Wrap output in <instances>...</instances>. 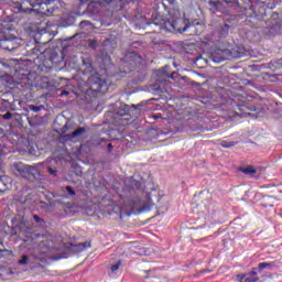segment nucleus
Segmentation results:
<instances>
[{
	"label": "nucleus",
	"instance_id": "1",
	"mask_svg": "<svg viewBox=\"0 0 282 282\" xmlns=\"http://www.w3.org/2000/svg\"><path fill=\"white\" fill-rule=\"evenodd\" d=\"M98 67L94 68V64L91 63V58H83L82 59V68H83V84H79V87H87L85 91H95V96L97 94H104L109 89V84L107 83V68L111 63V56L101 55L97 57Z\"/></svg>",
	"mask_w": 282,
	"mask_h": 282
},
{
	"label": "nucleus",
	"instance_id": "2",
	"mask_svg": "<svg viewBox=\"0 0 282 282\" xmlns=\"http://www.w3.org/2000/svg\"><path fill=\"white\" fill-rule=\"evenodd\" d=\"M166 10L167 22H162L165 25L166 32H180V34H184V32H188L192 36L197 34H202L199 28H204L202 23L197 22L189 23L188 20L182 18V12L180 9H166V4H163Z\"/></svg>",
	"mask_w": 282,
	"mask_h": 282
},
{
	"label": "nucleus",
	"instance_id": "3",
	"mask_svg": "<svg viewBox=\"0 0 282 282\" xmlns=\"http://www.w3.org/2000/svg\"><path fill=\"white\" fill-rule=\"evenodd\" d=\"M39 166H43V163H37L34 165H28L25 163H14L13 171L15 175L19 177H23L24 180H39L41 177V171Z\"/></svg>",
	"mask_w": 282,
	"mask_h": 282
},
{
	"label": "nucleus",
	"instance_id": "4",
	"mask_svg": "<svg viewBox=\"0 0 282 282\" xmlns=\"http://www.w3.org/2000/svg\"><path fill=\"white\" fill-rule=\"evenodd\" d=\"M12 29H4L0 32V47L7 52H14L21 47V39L14 35Z\"/></svg>",
	"mask_w": 282,
	"mask_h": 282
},
{
	"label": "nucleus",
	"instance_id": "5",
	"mask_svg": "<svg viewBox=\"0 0 282 282\" xmlns=\"http://www.w3.org/2000/svg\"><path fill=\"white\" fill-rule=\"evenodd\" d=\"M209 6L210 12H221V14H226L225 9L234 14L239 8V0H209Z\"/></svg>",
	"mask_w": 282,
	"mask_h": 282
},
{
	"label": "nucleus",
	"instance_id": "6",
	"mask_svg": "<svg viewBox=\"0 0 282 282\" xmlns=\"http://www.w3.org/2000/svg\"><path fill=\"white\" fill-rule=\"evenodd\" d=\"M169 23V20L166 18V14L160 13V12H154L152 14V21L148 23L149 28L152 30L150 31L151 34H160L161 32L166 31V24Z\"/></svg>",
	"mask_w": 282,
	"mask_h": 282
},
{
	"label": "nucleus",
	"instance_id": "7",
	"mask_svg": "<svg viewBox=\"0 0 282 282\" xmlns=\"http://www.w3.org/2000/svg\"><path fill=\"white\" fill-rule=\"evenodd\" d=\"M43 57H44V55H43V53H41L40 56H37V58L34 59L35 67L40 74H51V72L53 69L54 62L52 61V58L43 59ZM41 61H42V63H41Z\"/></svg>",
	"mask_w": 282,
	"mask_h": 282
},
{
	"label": "nucleus",
	"instance_id": "8",
	"mask_svg": "<svg viewBox=\"0 0 282 282\" xmlns=\"http://www.w3.org/2000/svg\"><path fill=\"white\" fill-rule=\"evenodd\" d=\"M131 107L129 105H121L116 112V116L120 118L121 122H129L131 120Z\"/></svg>",
	"mask_w": 282,
	"mask_h": 282
},
{
	"label": "nucleus",
	"instance_id": "9",
	"mask_svg": "<svg viewBox=\"0 0 282 282\" xmlns=\"http://www.w3.org/2000/svg\"><path fill=\"white\" fill-rule=\"evenodd\" d=\"M25 2L23 0H10L9 6L15 14H21V12H32V9H24Z\"/></svg>",
	"mask_w": 282,
	"mask_h": 282
},
{
	"label": "nucleus",
	"instance_id": "10",
	"mask_svg": "<svg viewBox=\"0 0 282 282\" xmlns=\"http://www.w3.org/2000/svg\"><path fill=\"white\" fill-rule=\"evenodd\" d=\"M67 129H69V124L66 123L63 128H62V133L65 138H69V140H74V138H80V135H83V133H85V128L79 127L77 128L75 131L67 133Z\"/></svg>",
	"mask_w": 282,
	"mask_h": 282
},
{
	"label": "nucleus",
	"instance_id": "11",
	"mask_svg": "<svg viewBox=\"0 0 282 282\" xmlns=\"http://www.w3.org/2000/svg\"><path fill=\"white\" fill-rule=\"evenodd\" d=\"M226 54H228V50H216L212 53V58L214 63H224Z\"/></svg>",
	"mask_w": 282,
	"mask_h": 282
},
{
	"label": "nucleus",
	"instance_id": "12",
	"mask_svg": "<svg viewBox=\"0 0 282 282\" xmlns=\"http://www.w3.org/2000/svg\"><path fill=\"white\" fill-rule=\"evenodd\" d=\"M130 65H133V63L130 62L129 64H123V70H119L115 76H117V78H124L127 74L133 72Z\"/></svg>",
	"mask_w": 282,
	"mask_h": 282
},
{
	"label": "nucleus",
	"instance_id": "13",
	"mask_svg": "<svg viewBox=\"0 0 282 282\" xmlns=\"http://www.w3.org/2000/svg\"><path fill=\"white\" fill-rule=\"evenodd\" d=\"M23 3H29L31 8H36V6H45L52 3V0H23Z\"/></svg>",
	"mask_w": 282,
	"mask_h": 282
},
{
	"label": "nucleus",
	"instance_id": "14",
	"mask_svg": "<svg viewBox=\"0 0 282 282\" xmlns=\"http://www.w3.org/2000/svg\"><path fill=\"white\" fill-rule=\"evenodd\" d=\"M10 188V180L8 176H0V193H6Z\"/></svg>",
	"mask_w": 282,
	"mask_h": 282
},
{
	"label": "nucleus",
	"instance_id": "15",
	"mask_svg": "<svg viewBox=\"0 0 282 282\" xmlns=\"http://www.w3.org/2000/svg\"><path fill=\"white\" fill-rule=\"evenodd\" d=\"M87 248H91V242L86 241L73 245V250H75V252H83L84 250H87Z\"/></svg>",
	"mask_w": 282,
	"mask_h": 282
},
{
	"label": "nucleus",
	"instance_id": "16",
	"mask_svg": "<svg viewBox=\"0 0 282 282\" xmlns=\"http://www.w3.org/2000/svg\"><path fill=\"white\" fill-rule=\"evenodd\" d=\"M258 281H259V276L257 275V271H251L247 273V279L245 280V282H258Z\"/></svg>",
	"mask_w": 282,
	"mask_h": 282
},
{
	"label": "nucleus",
	"instance_id": "17",
	"mask_svg": "<svg viewBox=\"0 0 282 282\" xmlns=\"http://www.w3.org/2000/svg\"><path fill=\"white\" fill-rule=\"evenodd\" d=\"M79 1H80V3H88V2L91 3L95 0H79ZM113 1H116V0H97V2L100 3V6H109V3H113Z\"/></svg>",
	"mask_w": 282,
	"mask_h": 282
},
{
	"label": "nucleus",
	"instance_id": "18",
	"mask_svg": "<svg viewBox=\"0 0 282 282\" xmlns=\"http://www.w3.org/2000/svg\"><path fill=\"white\" fill-rule=\"evenodd\" d=\"M230 28H232V26L225 22V24L223 26H220V29H219L220 35L226 36V34H228V32H230Z\"/></svg>",
	"mask_w": 282,
	"mask_h": 282
},
{
	"label": "nucleus",
	"instance_id": "19",
	"mask_svg": "<svg viewBox=\"0 0 282 282\" xmlns=\"http://www.w3.org/2000/svg\"><path fill=\"white\" fill-rule=\"evenodd\" d=\"M237 142L235 141H221L220 142V147H223V149H232V147H236Z\"/></svg>",
	"mask_w": 282,
	"mask_h": 282
},
{
	"label": "nucleus",
	"instance_id": "20",
	"mask_svg": "<svg viewBox=\"0 0 282 282\" xmlns=\"http://www.w3.org/2000/svg\"><path fill=\"white\" fill-rule=\"evenodd\" d=\"M242 173H245V175H256L257 170L252 166H247V167L242 169Z\"/></svg>",
	"mask_w": 282,
	"mask_h": 282
},
{
	"label": "nucleus",
	"instance_id": "21",
	"mask_svg": "<svg viewBox=\"0 0 282 282\" xmlns=\"http://www.w3.org/2000/svg\"><path fill=\"white\" fill-rule=\"evenodd\" d=\"M153 206H155V204L153 203L151 196L148 195V204L142 207V210H151Z\"/></svg>",
	"mask_w": 282,
	"mask_h": 282
},
{
	"label": "nucleus",
	"instance_id": "22",
	"mask_svg": "<svg viewBox=\"0 0 282 282\" xmlns=\"http://www.w3.org/2000/svg\"><path fill=\"white\" fill-rule=\"evenodd\" d=\"M120 265H122V260H118L116 264L111 265L110 268L111 272H118V270H120Z\"/></svg>",
	"mask_w": 282,
	"mask_h": 282
},
{
	"label": "nucleus",
	"instance_id": "23",
	"mask_svg": "<svg viewBox=\"0 0 282 282\" xmlns=\"http://www.w3.org/2000/svg\"><path fill=\"white\" fill-rule=\"evenodd\" d=\"M272 263H268V262H260L258 264V270H265V268H271Z\"/></svg>",
	"mask_w": 282,
	"mask_h": 282
},
{
	"label": "nucleus",
	"instance_id": "24",
	"mask_svg": "<svg viewBox=\"0 0 282 282\" xmlns=\"http://www.w3.org/2000/svg\"><path fill=\"white\" fill-rule=\"evenodd\" d=\"M65 191L68 193V195L70 197H74V195H76V191H74V188H72V186H66Z\"/></svg>",
	"mask_w": 282,
	"mask_h": 282
},
{
	"label": "nucleus",
	"instance_id": "25",
	"mask_svg": "<svg viewBox=\"0 0 282 282\" xmlns=\"http://www.w3.org/2000/svg\"><path fill=\"white\" fill-rule=\"evenodd\" d=\"M19 265H28V256H22V259L18 261Z\"/></svg>",
	"mask_w": 282,
	"mask_h": 282
},
{
	"label": "nucleus",
	"instance_id": "26",
	"mask_svg": "<svg viewBox=\"0 0 282 282\" xmlns=\"http://www.w3.org/2000/svg\"><path fill=\"white\" fill-rule=\"evenodd\" d=\"M33 219L36 224H45V219L41 218L39 215H33Z\"/></svg>",
	"mask_w": 282,
	"mask_h": 282
},
{
	"label": "nucleus",
	"instance_id": "27",
	"mask_svg": "<svg viewBox=\"0 0 282 282\" xmlns=\"http://www.w3.org/2000/svg\"><path fill=\"white\" fill-rule=\"evenodd\" d=\"M47 173H48V175H52L53 177H56V175H57L56 170H54L50 166L47 167Z\"/></svg>",
	"mask_w": 282,
	"mask_h": 282
},
{
	"label": "nucleus",
	"instance_id": "28",
	"mask_svg": "<svg viewBox=\"0 0 282 282\" xmlns=\"http://www.w3.org/2000/svg\"><path fill=\"white\" fill-rule=\"evenodd\" d=\"M3 120H12V112H7L2 116Z\"/></svg>",
	"mask_w": 282,
	"mask_h": 282
},
{
	"label": "nucleus",
	"instance_id": "29",
	"mask_svg": "<svg viewBox=\"0 0 282 282\" xmlns=\"http://www.w3.org/2000/svg\"><path fill=\"white\" fill-rule=\"evenodd\" d=\"M237 279H239V281H241V282H246L247 273L246 274H238Z\"/></svg>",
	"mask_w": 282,
	"mask_h": 282
},
{
	"label": "nucleus",
	"instance_id": "30",
	"mask_svg": "<svg viewBox=\"0 0 282 282\" xmlns=\"http://www.w3.org/2000/svg\"><path fill=\"white\" fill-rule=\"evenodd\" d=\"M31 110L37 112V111H41V107H39V106H31Z\"/></svg>",
	"mask_w": 282,
	"mask_h": 282
},
{
	"label": "nucleus",
	"instance_id": "31",
	"mask_svg": "<svg viewBox=\"0 0 282 282\" xmlns=\"http://www.w3.org/2000/svg\"><path fill=\"white\" fill-rule=\"evenodd\" d=\"M59 96H61V97H63V96H69V91H67V90H62V93H61Z\"/></svg>",
	"mask_w": 282,
	"mask_h": 282
},
{
	"label": "nucleus",
	"instance_id": "32",
	"mask_svg": "<svg viewBox=\"0 0 282 282\" xmlns=\"http://www.w3.org/2000/svg\"><path fill=\"white\" fill-rule=\"evenodd\" d=\"M153 118L154 120H160V118H162V115H154Z\"/></svg>",
	"mask_w": 282,
	"mask_h": 282
},
{
	"label": "nucleus",
	"instance_id": "33",
	"mask_svg": "<svg viewBox=\"0 0 282 282\" xmlns=\"http://www.w3.org/2000/svg\"><path fill=\"white\" fill-rule=\"evenodd\" d=\"M113 149V144L109 143L108 144V151H111Z\"/></svg>",
	"mask_w": 282,
	"mask_h": 282
},
{
	"label": "nucleus",
	"instance_id": "34",
	"mask_svg": "<svg viewBox=\"0 0 282 282\" xmlns=\"http://www.w3.org/2000/svg\"><path fill=\"white\" fill-rule=\"evenodd\" d=\"M166 2L173 4L175 3V0H166Z\"/></svg>",
	"mask_w": 282,
	"mask_h": 282
},
{
	"label": "nucleus",
	"instance_id": "35",
	"mask_svg": "<svg viewBox=\"0 0 282 282\" xmlns=\"http://www.w3.org/2000/svg\"><path fill=\"white\" fill-rule=\"evenodd\" d=\"M66 206H67V208H69L72 206V204L70 203H66Z\"/></svg>",
	"mask_w": 282,
	"mask_h": 282
},
{
	"label": "nucleus",
	"instance_id": "36",
	"mask_svg": "<svg viewBox=\"0 0 282 282\" xmlns=\"http://www.w3.org/2000/svg\"><path fill=\"white\" fill-rule=\"evenodd\" d=\"M167 76V78H173V74L172 75H166Z\"/></svg>",
	"mask_w": 282,
	"mask_h": 282
},
{
	"label": "nucleus",
	"instance_id": "37",
	"mask_svg": "<svg viewBox=\"0 0 282 282\" xmlns=\"http://www.w3.org/2000/svg\"><path fill=\"white\" fill-rule=\"evenodd\" d=\"M108 206H113V202H111L110 204H108Z\"/></svg>",
	"mask_w": 282,
	"mask_h": 282
},
{
	"label": "nucleus",
	"instance_id": "38",
	"mask_svg": "<svg viewBox=\"0 0 282 282\" xmlns=\"http://www.w3.org/2000/svg\"><path fill=\"white\" fill-rule=\"evenodd\" d=\"M231 18L235 19V14H232Z\"/></svg>",
	"mask_w": 282,
	"mask_h": 282
},
{
	"label": "nucleus",
	"instance_id": "39",
	"mask_svg": "<svg viewBox=\"0 0 282 282\" xmlns=\"http://www.w3.org/2000/svg\"><path fill=\"white\" fill-rule=\"evenodd\" d=\"M96 44H97V42L95 41V47H96Z\"/></svg>",
	"mask_w": 282,
	"mask_h": 282
},
{
	"label": "nucleus",
	"instance_id": "40",
	"mask_svg": "<svg viewBox=\"0 0 282 282\" xmlns=\"http://www.w3.org/2000/svg\"><path fill=\"white\" fill-rule=\"evenodd\" d=\"M165 68H169V66H165Z\"/></svg>",
	"mask_w": 282,
	"mask_h": 282
}]
</instances>
